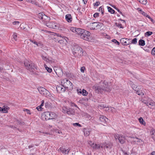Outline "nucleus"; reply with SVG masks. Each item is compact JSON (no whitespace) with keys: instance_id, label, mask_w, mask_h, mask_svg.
Wrapping results in <instances>:
<instances>
[{"instance_id":"obj_52","label":"nucleus","mask_w":155,"mask_h":155,"mask_svg":"<svg viewBox=\"0 0 155 155\" xmlns=\"http://www.w3.org/2000/svg\"><path fill=\"white\" fill-rule=\"evenodd\" d=\"M151 54L152 55H155V47L152 49Z\"/></svg>"},{"instance_id":"obj_33","label":"nucleus","mask_w":155,"mask_h":155,"mask_svg":"<svg viewBox=\"0 0 155 155\" xmlns=\"http://www.w3.org/2000/svg\"><path fill=\"white\" fill-rule=\"evenodd\" d=\"M130 41V43L136 44L137 42V39L136 38H134Z\"/></svg>"},{"instance_id":"obj_9","label":"nucleus","mask_w":155,"mask_h":155,"mask_svg":"<svg viewBox=\"0 0 155 155\" xmlns=\"http://www.w3.org/2000/svg\"><path fill=\"white\" fill-rule=\"evenodd\" d=\"M114 137L116 140L118 139L119 142L121 144H124L125 142V137L121 134H117L115 135Z\"/></svg>"},{"instance_id":"obj_3","label":"nucleus","mask_w":155,"mask_h":155,"mask_svg":"<svg viewBox=\"0 0 155 155\" xmlns=\"http://www.w3.org/2000/svg\"><path fill=\"white\" fill-rule=\"evenodd\" d=\"M61 84L65 89L69 88V89H73V84L70 81L66 79H64L62 80Z\"/></svg>"},{"instance_id":"obj_26","label":"nucleus","mask_w":155,"mask_h":155,"mask_svg":"<svg viewBox=\"0 0 155 155\" xmlns=\"http://www.w3.org/2000/svg\"><path fill=\"white\" fill-rule=\"evenodd\" d=\"M139 45L141 46H144L145 45V41L142 39H140L138 41Z\"/></svg>"},{"instance_id":"obj_10","label":"nucleus","mask_w":155,"mask_h":155,"mask_svg":"<svg viewBox=\"0 0 155 155\" xmlns=\"http://www.w3.org/2000/svg\"><path fill=\"white\" fill-rule=\"evenodd\" d=\"M131 39L123 38L120 40V42L124 45H127L130 44Z\"/></svg>"},{"instance_id":"obj_49","label":"nucleus","mask_w":155,"mask_h":155,"mask_svg":"<svg viewBox=\"0 0 155 155\" xmlns=\"http://www.w3.org/2000/svg\"><path fill=\"white\" fill-rule=\"evenodd\" d=\"M17 35L16 33H14L13 35V38L15 40H17Z\"/></svg>"},{"instance_id":"obj_38","label":"nucleus","mask_w":155,"mask_h":155,"mask_svg":"<svg viewBox=\"0 0 155 155\" xmlns=\"http://www.w3.org/2000/svg\"><path fill=\"white\" fill-rule=\"evenodd\" d=\"M155 105V103L153 102H148L147 103V105L148 106L151 105L152 106H154Z\"/></svg>"},{"instance_id":"obj_12","label":"nucleus","mask_w":155,"mask_h":155,"mask_svg":"<svg viewBox=\"0 0 155 155\" xmlns=\"http://www.w3.org/2000/svg\"><path fill=\"white\" fill-rule=\"evenodd\" d=\"M9 108L7 106H3L2 107H0V112L3 113H7Z\"/></svg>"},{"instance_id":"obj_40","label":"nucleus","mask_w":155,"mask_h":155,"mask_svg":"<svg viewBox=\"0 0 155 155\" xmlns=\"http://www.w3.org/2000/svg\"><path fill=\"white\" fill-rule=\"evenodd\" d=\"M99 11H101L102 14H103L104 13V11L103 8L101 6L99 8Z\"/></svg>"},{"instance_id":"obj_28","label":"nucleus","mask_w":155,"mask_h":155,"mask_svg":"<svg viewBox=\"0 0 155 155\" xmlns=\"http://www.w3.org/2000/svg\"><path fill=\"white\" fill-rule=\"evenodd\" d=\"M138 120L140 123L143 125H145V122L142 117H140L139 118Z\"/></svg>"},{"instance_id":"obj_39","label":"nucleus","mask_w":155,"mask_h":155,"mask_svg":"<svg viewBox=\"0 0 155 155\" xmlns=\"http://www.w3.org/2000/svg\"><path fill=\"white\" fill-rule=\"evenodd\" d=\"M82 94L84 96H86L87 94V92L85 90L83 89L82 91Z\"/></svg>"},{"instance_id":"obj_6","label":"nucleus","mask_w":155,"mask_h":155,"mask_svg":"<svg viewBox=\"0 0 155 155\" xmlns=\"http://www.w3.org/2000/svg\"><path fill=\"white\" fill-rule=\"evenodd\" d=\"M91 33L90 32L85 30L83 34L80 36L81 38L85 40L89 41L91 40Z\"/></svg>"},{"instance_id":"obj_36","label":"nucleus","mask_w":155,"mask_h":155,"mask_svg":"<svg viewBox=\"0 0 155 155\" xmlns=\"http://www.w3.org/2000/svg\"><path fill=\"white\" fill-rule=\"evenodd\" d=\"M143 4L146 5L147 3V0H137Z\"/></svg>"},{"instance_id":"obj_35","label":"nucleus","mask_w":155,"mask_h":155,"mask_svg":"<svg viewBox=\"0 0 155 155\" xmlns=\"http://www.w3.org/2000/svg\"><path fill=\"white\" fill-rule=\"evenodd\" d=\"M153 34V32L151 31H147L145 34V36H149Z\"/></svg>"},{"instance_id":"obj_1","label":"nucleus","mask_w":155,"mask_h":155,"mask_svg":"<svg viewBox=\"0 0 155 155\" xmlns=\"http://www.w3.org/2000/svg\"><path fill=\"white\" fill-rule=\"evenodd\" d=\"M72 52L74 57H76L79 58L84 54L82 49L77 45L74 46Z\"/></svg>"},{"instance_id":"obj_11","label":"nucleus","mask_w":155,"mask_h":155,"mask_svg":"<svg viewBox=\"0 0 155 155\" xmlns=\"http://www.w3.org/2000/svg\"><path fill=\"white\" fill-rule=\"evenodd\" d=\"M42 116L43 118H45L46 120H48L51 119L50 112H46L43 113L42 114Z\"/></svg>"},{"instance_id":"obj_22","label":"nucleus","mask_w":155,"mask_h":155,"mask_svg":"<svg viewBox=\"0 0 155 155\" xmlns=\"http://www.w3.org/2000/svg\"><path fill=\"white\" fill-rule=\"evenodd\" d=\"M30 41L32 43L37 45V46H40L41 45V44L40 42H38L34 40L30 39Z\"/></svg>"},{"instance_id":"obj_27","label":"nucleus","mask_w":155,"mask_h":155,"mask_svg":"<svg viewBox=\"0 0 155 155\" xmlns=\"http://www.w3.org/2000/svg\"><path fill=\"white\" fill-rule=\"evenodd\" d=\"M50 116L51 119H52L55 118L56 117V115L54 112H50Z\"/></svg>"},{"instance_id":"obj_24","label":"nucleus","mask_w":155,"mask_h":155,"mask_svg":"<svg viewBox=\"0 0 155 155\" xmlns=\"http://www.w3.org/2000/svg\"><path fill=\"white\" fill-rule=\"evenodd\" d=\"M101 147L102 148H103L104 149H105V148H107L111 149V145L108 144H105V143L103 144H102Z\"/></svg>"},{"instance_id":"obj_20","label":"nucleus","mask_w":155,"mask_h":155,"mask_svg":"<svg viewBox=\"0 0 155 155\" xmlns=\"http://www.w3.org/2000/svg\"><path fill=\"white\" fill-rule=\"evenodd\" d=\"M74 110L71 108H69L66 113L69 115H73L74 114Z\"/></svg>"},{"instance_id":"obj_5","label":"nucleus","mask_w":155,"mask_h":155,"mask_svg":"<svg viewBox=\"0 0 155 155\" xmlns=\"http://www.w3.org/2000/svg\"><path fill=\"white\" fill-rule=\"evenodd\" d=\"M24 64L27 70L33 72V70L36 68V67L34 64L32 62H29L28 61H24Z\"/></svg>"},{"instance_id":"obj_29","label":"nucleus","mask_w":155,"mask_h":155,"mask_svg":"<svg viewBox=\"0 0 155 155\" xmlns=\"http://www.w3.org/2000/svg\"><path fill=\"white\" fill-rule=\"evenodd\" d=\"M115 24V25L118 28L122 29L124 28V27L123 26L122 24H121L116 22Z\"/></svg>"},{"instance_id":"obj_44","label":"nucleus","mask_w":155,"mask_h":155,"mask_svg":"<svg viewBox=\"0 0 155 155\" xmlns=\"http://www.w3.org/2000/svg\"><path fill=\"white\" fill-rule=\"evenodd\" d=\"M73 124L74 126H78L80 127H81V125L80 124H79L78 123H73Z\"/></svg>"},{"instance_id":"obj_7","label":"nucleus","mask_w":155,"mask_h":155,"mask_svg":"<svg viewBox=\"0 0 155 155\" xmlns=\"http://www.w3.org/2000/svg\"><path fill=\"white\" fill-rule=\"evenodd\" d=\"M102 25V23L100 22H93L90 23L89 26L91 30H97L101 28Z\"/></svg>"},{"instance_id":"obj_58","label":"nucleus","mask_w":155,"mask_h":155,"mask_svg":"<svg viewBox=\"0 0 155 155\" xmlns=\"http://www.w3.org/2000/svg\"><path fill=\"white\" fill-rule=\"evenodd\" d=\"M100 3L98 2H96L95 3H94V6H97L99 5V4Z\"/></svg>"},{"instance_id":"obj_47","label":"nucleus","mask_w":155,"mask_h":155,"mask_svg":"<svg viewBox=\"0 0 155 155\" xmlns=\"http://www.w3.org/2000/svg\"><path fill=\"white\" fill-rule=\"evenodd\" d=\"M31 3L32 4H35L36 5H37L38 4V3L35 0H33V1H31Z\"/></svg>"},{"instance_id":"obj_61","label":"nucleus","mask_w":155,"mask_h":155,"mask_svg":"<svg viewBox=\"0 0 155 155\" xmlns=\"http://www.w3.org/2000/svg\"><path fill=\"white\" fill-rule=\"evenodd\" d=\"M44 100H42V101H41V104L40 106H43L44 105Z\"/></svg>"},{"instance_id":"obj_13","label":"nucleus","mask_w":155,"mask_h":155,"mask_svg":"<svg viewBox=\"0 0 155 155\" xmlns=\"http://www.w3.org/2000/svg\"><path fill=\"white\" fill-rule=\"evenodd\" d=\"M65 19L66 21L68 22H71L72 20V18L71 15L70 14L66 15H65Z\"/></svg>"},{"instance_id":"obj_19","label":"nucleus","mask_w":155,"mask_h":155,"mask_svg":"<svg viewBox=\"0 0 155 155\" xmlns=\"http://www.w3.org/2000/svg\"><path fill=\"white\" fill-rule=\"evenodd\" d=\"M100 120L101 122H107L108 119L104 116H101L100 117Z\"/></svg>"},{"instance_id":"obj_42","label":"nucleus","mask_w":155,"mask_h":155,"mask_svg":"<svg viewBox=\"0 0 155 155\" xmlns=\"http://www.w3.org/2000/svg\"><path fill=\"white\" fill-rule=\"evenodd\" d=\"M85 67L83 66L81 67L80 69V71L82 73H84V70H85Z\"/></svg>"},{"instance_id":"obj_57","label":"nucleus","mask_w":155,"mask_h":155,"mask_svg":"<svg viewBox=\"0 0 155 155\" xmlns=\"http://www.w3.org/2000/svg\"><path fill=\"white\" fill-rule=\"evenodd\" d=\"M24 111H26L27 114H31L30 113V111L26 109H25V110H24Z\"/></svg>"},{"instance_id":"obj_50","label":"nucleus","mask_w":155,"mask_h":155,"mask_svg":"<svg viewBox=\"0 0 155 155\" xmlns=\"http://www.w3.org/2000/svg\"><path fill=\"white\" fill-rule=\"evenodd\" d=\"M70 150V149L69 150L68 149L67 150H64V153L65 154H68Z\"/></svg>"},{"instance_id":"obj_34","label":"nucleus","mask_w":155,"mask_h":155,"mask_svg":"<svg viewBox=\"0 0 155 155\" xmlns=\"http://www.w3.org/2000/svg\"><path fill=\"white\" fill-rule=\"evenodd\" d=\"M44 14L43 13H39L38 17V18L41 20H42L43 16Z\"/></svg>"},{"instance_id":"obj_46","label":"nucleus","mask_w":155,"mask_h":155,"mask_svg":"<svg viewBox=\"0 0 155 155\" xmlns=\"http://www.w3.org/2000/svg\"><path fill=\"white\" fill-rule=\"evenodd\" d=\"M99 107H100L103 108H105V107H106L107 108H108V107H107L106 105H104V104H99Z\"/></svg>"},{"instance_id":"obj_31","label":"nucleus","mask_w":155,"mask_h":155,"mask_svg":"<svg viewBox=\"0 0 155 155\" xmlns=\"http://www.w3.org/2000/svg\"><path fill=\"white\" fill-rule=\"evenodd\" d=\"M66 41V40L63 38H61L59 39L58 41V42L61 45H63L64 43V41Z\"/></svg>"},{"instance_id":"obj_18","label":"nucleus","mask_w":155,"mask_h":155,"mask_svg":"<svg viewBox=\"0 0 155 155\" xmlns=\"http://www.w3.org/2000/svg\"><path fill=\"white\" fill-rule=\"evenodd\" d=\"M63 86H58L56 87L57 90L58 91H61V92H64L65 91V88H63Z\"/></svg>"},{"instance_id":"obj_25","label":"nucleus","mask_w":155,"mask_h":155,"mask_svg":"<svg viewBox=\"0 0 155 155\" xmlns=\"http://www.w3.org/2000/svg\"><path fill=\"white\" fill-rule=\"evenodd\" d=\"M150 134L151 137L155 140V130H153L150 131Z\"/></svg>"},{"instance_id":"obj_23","label":"nucleus","mask_w":155,"mask_h":155,"mask_svg":"<svg viewBox=\"0 0 155 155\" xmlns=\"http://www.w3.org/2000/svg\"><path fill=\"white\" fill-rule=\"evenodd\" d=\"M54 38L57 41H58L60 39L63 38V37L61 36V35L56 33L54 35Z\"/></svg>"},{"instance_id":"obj_37","label":"nucleus","mask_w":155,"mask_h":155,"mask_svg":"<svg viewBox=\"0 0 155 155\" xmlns=\"http://www.w3.org/2000/svg\"><path fill=\"white\" fill-rule=\"evenodd\" d=\"M68 109L65 107H64L62 108V112L64 113H66L68 110Z\"/></svg>"},{"instance_id":"obj_16","label":"nucleus","mask_w":155,"mask_h":155,"mask_svg":"<svg viewBox=\"0 0 155 155\" xmlns=\"http://www.w3.org/2000/svg\"><path fill=\"white\" fill-rule=\"evenodd\" d=\"M85 30L83 29L77 28L76 33L78 34V35L80 36L81 35L83 34V33L84 32Z\"/></svg>"},{"instance_id":"obj_15","label":"nucleus","mask_w":155,"mask_h":155,"mask_svg":"<svg viewBox=\"0 0 155 155\" xmlns=\"http://www.w3.org/2000/svg\"><path fill=\"white\" fill-rule=\"evenodd\" d=\"M133 89L135 91V93L138 95L141 96L143 95V93L142 92V91L140 90H138V88H137V87H136L135 89H134V88Z\"/></svg>"},{"instance_id":"obj_60","label":"nucleus","mask_w":155,"mask_h":155,"mask_svg":"<svg viewBox=\"0 0 155 155\" xmlns=\"http://www.w3.org/2000/svg\"><path fill=\"white\" fill-rule=\"evenodd\" d=\"M147 18H149L152 22L153 21V19L150 17L149 16H147Z\"/></svg>"},{"instance_id":"obj_2","label":"nucleus","mask_w":155,"mask_h":155,"mask_svg":"<svg viewBox=\"0 0 155 155\" xmlns=\"http://www.w3.org/2000/svg\"><path fill=\"white\" fill-rule=\"evenodd\" d=\"M96 90L100 92L103 91L109 92L111 90L110 88L108 86V83L105 81L104 82L103 85L97 87Z\"/></svg>"},{"instance_id":"obj_41","label":"nucleus","mask_w":155,"mask_h":155,"mask_svg":"<svg viewBox=\"0 0 155 155\" xmlns=\"http://www.w3.org/2000/svg\"><path fill=\"white\" fill-rule=\"evenodd\" d=\"M77 28L72 27L71 28V30L74 32L76 33Z\"/></svg>"},{"instance_id":"obj_17","label":"nucleus","mask_w":155,"mask_h":155,"mask_svg":"<svg viewBox=\"0 0 155 155\" xmlns=\"http://www.w3.org/2000/svg\"><path fill=\"white\" fill-rule=\"evenodd\" d=\"M91 147L93 148L94 149H99L101 147V146L100 144H94L92 143L91 145Z\"/></svg>"},{"instance_id":"obj_14","label":"nucleus","mask_w":155,"mask_h":155,"mask_svg":"<svg viewBox=\"0 0 155 155\" xmlns=\"http://www.w3.org/2000/svg\"><path fill=\"white\" fill-rule=\"evenodd\" d=\"M43 17L42 21L46 22V23L47 22H48V21L50 19V18L46 16L45 14H44L43 16Z\"/></svg>"},{"instance_id":"obj_51","label":"nucleus","mask_w":155,"mask_h":155,"mask_svg":"<svg viewBox=\"0 0 155 155\" xmlns=\"http://www.w3.org/2000/svg\"><path fill=\"white\" fill-rule=\"evenodd\" d=\"M20 22L18 21H14L13 22V24L14 25H19Z\"/></svg>"},{"instance_id":"obj_30","label":"nucleus","mask_w":155,"mask_h":155,"mask_svg":"<svg viewBox=\"0 0 155 155\" xmlns=\"http://www.w3.org/2000/svg\"><path fill=\"white\" fill-rule=\"evenodd\" d=\"M108 11L111 14H114L115 12L114 10L110 7H107Z\"/></svg>"},{"instance_id":"obj_54","label":"nucleus","mask_w":155,"mask_h":155,"mask_svg":"<svg viewBox=\"0 0 155 155\" xmlns=\"http://www.w3.org/2000/svg\"><path fill=\"white\" fill-rule=\"evenodd\" d=\"M141 14L143 15V16H146V17H147V16H149V15H147L146 13H145L144 12H142V13Z\"/></svg>"},{"instance_id":"obj_4","label":"nucleus","mask_w":155,"mask_h":155,"mask_svg":"<svg viewBox=\"0 0 155 155\" xmlns=\"http://www.w3.org/2000/svg\"><path fill=\"white\" fill-rule=\"evenodd\" d=\"M38 89L40 93L42 95L46 97H51V95L49 92L44 87H38Z\"/></svg>"},{"instance_id":"obj_8","label":"nucleus","mask_w":155,"mask_h":155,"mask_svg":"<svg viewBox=\"0 0 155 155\" xmlns=\"http://www.w3.org/2000/svg\"><path fill=\"white\" fill-rule=\"evenodd\" d=\"M46 25L50 28L54 29H58L59 27V25L55 22H48L46 24Z\"/></svg>"},{"instance_id":"obj_59","label":"nucleus","mask_w":155,"mask_h":155,"mask_svg":"<svg viewBox=\"0 0 155 155\" xmlns=\"http://www.w3.org/2000/svg\"><path fill=\"white\" fill-rule=\"evenodd\" d=\"M17 122L20 125H22L23 124V123L21 122L20 121L18 120H17Z\"/></svg>"},{"instance_id":"obj_32","label":"nucleus","mask_w":155,"mask_h":155,"mask_svg":"<svg viewBox=\"0 0 155 155\" xmlns=\"http://www.w3.org/2000/svg\"><path fill=\"white\" fill-rule=\"evenodd\" d=\"M44 66L45 69L49 73H51L52 71V69L51 68L48 67V66L46 65H44Z\"/></svg>"},{"instance_id":"obj_48","label":"nucleus","mask_w":155,"mask_h":155,"mask_svg":"<svg viewBox=\"0 0 155 155\" xmlns=\"http://www.w3.org/2000/svg\"><path fill=\"white\" fill-rule=\"evenodd\" d=\"M64 148L63 147H60L58 150V151H60L61 152H62L63 153H64Z\"/></svg>"},{"instance_id":"obj_56","label":"nucleus","mask_w":155,"mask_h":155,"mask_svg":"<svg viewBox=\"0 0 155 155\" xmlns=\"http://www.w3.org/2000/svg\"><path fill=\"white\" fill-rule=\"evenodd\" d=\"M77 92L78 94H82V91H81V90L80 89L79 90L78 89L77 90Z\"/></svg>"},{"instance_id":"obj_55","label":"nucleus","mask_w":155,"mask_h":155,"mask_svg":"<svg viewBox=\"0 0 155 155\" xmlns=\"http://www.w3.org/2000/svg\"><path fill=\"white\" fill-rule=\"evenodd\" d=\"M99 15V13H95L94 15V18H96Z\"/></svg>"},{"instance_id":"obj_62","label":"nucleus","mask_w":155,"mask_h":155,"mask_svg":"<svg viewBox=\"0 0 155 155\" xmlns=\"http://www.w3.org/2000/svg\"><path fill=\"white\" fill-rule=\"evenodd\" d=\"M71 106H75V107H78L75 104H74V103H72V105H71Z\"/></svg>"},{"instance_id":"obj_43","label":"nucleus","mask_w":155,"mask_h":155,"mask_svg":"<svg viewBox=\"0 0 155 155\" xmlns=\"http://www.w3.org/2000/svg\"><path fill=\"white\" fill-rule=\"evenodd\" d=\"M112 41V42H114L117 45H119L120 44V43L115 39H113Z\"/></svg>"},{"instance_id":"obj_53","label":"nucleus","mask_w":155,"mask_h":155,"mask_svg":"<svg viewBox=\"0 0 155 155\" xmlns=\"http://www.w3.org/2000/svg\"><path fill=\"white\" fill-rule=\"evenodd\" d=\"M37 109L39 111H41V109H42V108L41 107V106H39L38 107H36Z\"/></svg>"},{"instance_id":"obj_64","label":"nucleus","mask_w":155,"mask_h":155,"mask_svg":"<svg viewBox=\"0 0 155 155\" xmlns=\"http://www.w3.org/2000/svg\"><path fill=\"white\" fill-rule=\"evenodd\" d=\"M150 155H155V152H152Z\"/></svg>"},{"instance_id":"obj_21","label":"nucleus","mask_w":155,"mask_h":155,"mask_svg":"<svg viewBox=\"0 0 155 155\" xmlns=\"http://www.w3.org/2000/svg\"><path fill=\"white\" fill-rule=\"evenodd\" d=\"M83 132L85 136H89L90 134V130L88 129L84 128L83 129Z\"/></svg>"},{"instance_id":"obj_45","label":"nucleus","mask_w":155,"mask_h":155,"mask_svg":"<svg viewBox=\"0 0 155 155\" xmlns=\"http://www.w3.org/2000/svg\"><path fill=\"white\" fill-rule=\"evenodd\" d=\"M41 58H42L45 61H47L48 60V59L47 58V57L46 56H45L44 55H42L41 56Z\"/></svg>"},{"instance_id":"obj_63","label":"nucleus","mask_w":155,"mask_h":155,"mask_svg":"<svg viewBox=\"0 0 155 155\" xmlns=\"http://www.w3.org/2000/svg\"><path fill=\"white\" fill-rule=\"evenodd\" d=\"M83 1L84 4H86L87 2V0H83Z\"/></svg>"}]
</instances>
